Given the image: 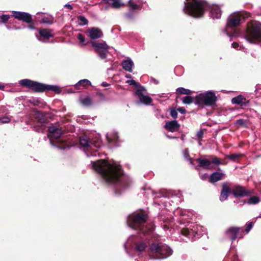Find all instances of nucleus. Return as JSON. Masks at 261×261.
<instances>
[{"label":"nucleus","instance_id":"f257e3e1","mask_svg":"<svg viewBox=\"0 0 261 261\" xmlns=\"http://www.w3.org/2000/svg\"><path fill=\"white\" fill-rule=\"evenodd\" d=\"M147 215L142 212L134 213L128 216L127 223L130 228L139 231L138 236H130L124 245L127 253L128 248L135 246L136 251L141 252L147 248L149 245V234L153 230V227L148 225L146 222Z\"/></svg>","mask_w":261,"mask_h":261},{"label":"nucleus","instance_id":"f03ea898","mask_svg":"<svg viewBox=\"0 0 261 261\" xmlns=\"http://www.w3.org/2000/svg\"><path fill=\"white\" fill-rule=\"evenodd\" d=\"M92 168L108 184L116 186V192L122 188L128 187L129 180L123 175L122 168L119 163L112 161L98 160L91 161Z\"/></svg>","mask_w":261,"mask_h":261},{"label":"nucleus","instance_id":"7ed1b4c3","mask_svg":"<svg viewBox=\"0 0 261 261\" xmlns=\"http://www.w3.org/2000/svg\"><path fill=\"white\" fill-rule=\"evenodd\" d=\"M208 10L210 16L213 19H219L221 16L220 7L215 4L210 5L202 0H186L184 2L183 12L186 14L195 18L201 17L204 10Z\"/></svg>","mask_w":261,"mask_h":261},{"label":"nucleus","instance_id":"20e7f679","mask_svg":"<svg viewBox=\"0 0 261 261\" xmlns=\"http://www.w3.org/2000/svg\"><path fill=\"white\" fill-rule=\"evenodd\" d=\"M244 38L250 43L261 42V23L256 21L249 22Z\"/></svg>","mask_w":261,"mask_h":261},{"label":"nucleus","instance_id":"39448f33","mask_svg":"<svg viewBox=\"0 0 261 261\" xmlns=\"http://www.w3.org/2000/svg\"><path fill=\"white\" fill-rule=\"evenodd\" d=\"M19 84L36 92H42L45 91H53L56 93L61 92V89L58 86L44 84L29 79L21 80L19 81Z\"/></svg>","mask_w":261,"mask_h":261},{"label":"nucleus","instance_id":"423d86ee","mask_svg":"<svg viewBox=\"0 0 261 261\" xmlns=\"http://www.w3.org/2000/svg\"><path fill=\"white\" fill-rule=\"evenodd\" d=\"M150 253L154 259H163L170 256L172 249L167 245L162 243H152L149 247Z\"/></svg>","mask_w":261,"mask_h":261},{"label":"nucleus","instance_id":"0eeeda50","mask_svg":"<svg viewBox=\"0 0 261 261\" xmlns=\"http://www.w3.org/2000/svg\"><path fill=\"white\" fill-rule=\"evenodd\" d=\"M80 143L87 156H96L97 149L102 146L100 139L89 140L86 136L80 137Z\"/></svg>","mask_w":261,"mask_h":261},{"label":"nucleus","instance_id":"6e6552de","mask_svg":"<svg viewBox=\"0 0 261 261\" xmlns=\"http://www.w3.org/2000/svg\"><path fill=\"white\" fill-rule=\"evenodd\" d=\"M217 97L213 91L201 93L194 97V103L199 106L212 107L216 104Z\"/></svg>","mask_w":261,"mask_h":261},{"label":"nucleus","instance_id":"1a4fd4ad","mask_svg":"<svg viewBox=\"0 0 261 261\" xmlns=\"http://www.w3.org/2000/svg\"><path fill=\"white\" fill-rule=\"evenodd\" d=\"M49 134L48 137L49 139L50 144L61 149H64L67 146L64 142L60 140L63 132L60 128L55 126H51L48 129Z\"/></svg>","mask_w":261,"mask_h":261},{"label":"nucleus","instance_id":"9d476101","mask_svg":"<svg viewBox=\"0 0 261 261\" xmlns=\"http://www.w3.org/2000/svg\"><path fill=\"white\" fill-rule=\"evenodd\" d=\"M180 229L181 235L191 241H194L199 238L203 232L202 227L194 224H189L188 227Z\"/></svg>","mask_w":261,"mask_h":261},{"label":"nucleus","instance_id":"9b49d317","mask_svg":"<svg viewBox=\"0 0 261 261\" xmlns=\"http://www.w3.org/2000/svg\"><path fill=\"white\" fill-rule=\"evenodd\" d=\"M248 14L245 12H237L231 14L228 18L226 28V33L229 37L233 36L229 34L230 29L239 25L241 21L244 19Z\"/></svg>","mask_w":261,"mask_h":261},{"label":"nucleus","instance_id":"f8f14e48","mask_svg":"<svg viewBox=\"0 0 261 261\" xmlns=\"http://www.w3.org/2000/svg\"><path fill=\"white\" fill-rule=\"evenodd\" d=\"M91 45L94 47L95 53L101 59H105L107 58L109 46L105 42L92 41Z\"/></svg>","mask_w":261,"mask_h":261},{"label":"nucleus","instance_id":"ddd939ff","mask_svg":"<svg viewBox=\"0 0 261 261\" xmlns=\"http://www.w3.org/2000/svg\"><path fill=\"white\" fill-rule=\"evenodd\" d=\"M243 230L242 228L237 226L230 227L225 230L224 236L226 238L230 239L232 242L237 239H242L243 238L242 234Z\"/></svg>","mask_w":261,"mask_h":261},{"label":"nucleus","instance_id":"4468645a","mask_svg":"<svg viewBox=\"0 0 261 261\" xmlns=\"http://www.w3.org/2000/svg\"><path fill=\"white\" fill-rule=\"evenodd\" d=\"M135 94L139 100V103L149 105L152 101V98L147 95L146 89L143 86H139L138 87Z\"/></svg>","mask_w":261,"mask_h":261},{"label":"nucleus","instance_id":"2eb2a0df","mask_svg":"<svg viewBox=\"0 0 261 261\" xmlns=\"http://www.w3.org/2000/svg\"><path fill=\"white\" fill-rule=\"evenodd\" d=\"M34 117L35 123L33 124L34 129L38 132H43L46 128L47 120L41 113L38 112L35 113Z\"/></svg>","mask_w":261,"mask_h":261},{"label":"nucleus","instance_id":"dca6fc26","mask_svg":"<svg viewBox=\"0 0 261 261\" xmlns=\"http://www.w3.org/2000/svg\"><path fill=\"white\" fill-rule=\"evenodd\" d=\"M39 35L36 34L37 39L41 42H47V40L49 38L53 37L52 31L49 29H42L38 30Z\"/></svg>","mask_w":261,"mask_h":261},{"label":"nucleus","instance_id":"f3484780","mask_svg":"<svg viewBox=\"0 0 261 261\" xmlns=\"http://www.w3.org/2000/svg\"><path fill=\"white\" fill-rule=\"evenodd\" d=\"M12 13V16L19 20H21L28 23L32 21L31 15L28 13L13 11Z\"/></svg>","mask_w":261,"mask_h":261},{"label":"nucleus","instance_id":"a211bd4d","mask_svg":"<svg viewBox=\"0 0 261 261\" xmlns=\"http://www.w3.org/2000/svg\"><path fill=\"white\" fill-rule=\"evenodd\" d=\"M232 193L235 197H243L250 194L251 192L242 186H237L233 189Z\"/></svg>","mask_w":261,"mask_h":261},{"label":"nucleus","instance_id":"6ab92c4d","mask_svg":"<svg viewBox=\"0 0 261 261\" xmlns=\"http://www.w3.org/2000/svg\"><path fill=\"white\" fill-rule=\"evenodd\" d=\"M165 128L171 132H174L178 130L180 124L176 120H172L166 122Z\"/></svg>","mask_w":261,"mask_h":261},{"label":"nucleus","instance_id":"aec40b11","mask_svg":"<svg viewBox=\"0 0 261 261\" xmlns=\"http://www.w3.org/2000/svg\"><path fill=\"white\" fill-rule=\"evenodd\" d=\"M196 161L198 163L199 166L202 169L210 170L213 168L212 162L206 159L198 158Z\"/></svg>","mask_w":261,"mask_h":261},{"label":"nucleus","instance_id":"412c9836","mask_svg":"<svg viewBox=\"0 0 261 261\" xmlns=\"http://www.w3.org/2000/svg\"><path fill=\"white\" fill-rule=\"evenodd\" d=\"M230 193V188L227 183L222 184V189L220 196V200L223 201L227 199L229 193Z\"/></svg>","mask_w":261,"mask_h":261},{"label":"nucleus","instance_id":"4be33fe9","mask_svg":"<svg viewBox=\"0 0 261 261\" xmlns=\"http://www.w3.org/2000/svg\"><path fill=\"white\" fill-rule=\"evenodd\" d=\"M231 102L233 104L239 105L241 106H246L248 103V101L243 95H239L232 98L231 99Z\"/></svg>","mask_w":261,"mask_h":261},{"label":"nucleus","instance_id":"5701e85b","mask_svg":"<svg viewBox=\"0 0 261 261\" xmlns=\"http://www.w3.org/2000/svg\"><path fill=\"white\" fill-rule=\"evenodd\" d=\"M175 215H179L181 217L180 221H184V220L189 219L191 216V213L186 210H182L177 208L175 212Z\"/></svg>","mask_w":261,"mask_h":261},{"label":"nucleus","instance_id":"b1692460","mask_svg":"<svg viewBox=\"0 0 261 261\" xmlns=\"http://www.w3.org/2000/svg\"><path fill=\"white\" fill-rule=\"evenodd\" d=\"M89 35L92 39H96L100 38L102 35V33L100 29L93 28L89 30Z\"/></svg>","mask_w":261,"mask_h":261},{"label":"nucleus","instance_id":"393cba45","mask_svg":"<svg viewBox=\"0 0 261 261\" xmlns=\"http://www.w3.org/2000/svg\"><path fill=\"white\" fill-rule=\"evenodd\" d=\"M224 176L225 174L222 172H215L211 175L210 181L213 183L217 182L222 179Z\"/></svg>","mask_w":261,"mask_h":261},{"label":"nucleus","instance_id":"a878e982","mask_svg":"<svg viewBox=\"0 0 261 261\" xmlns=\"http://www.w3.org/2000/svg\"><path fill=\"white\" fill-rule=\"evenodd\" d=\"M121 64L124 70L130 72H132L134 63L131 59L123 60Z\"/></svg>","mask_w":261,"mask_h":261},{"label":"nucleus","instance_id":"bb28decb","mask_svg":"<svg viewBox=\"0 0 261 261\" xmlns=\"http://www.w3.org/2000/svg\"><path fill=\"white\" fill-rule=\"evenodd\" d=\"M106 138L108 142L110 143H116L119 139L117 133L115 132L107 134Z\"/></svg>","mask_w":261,"mask_h":261},{"label":"nucleus","instance_id":"cd10ccee","mask_svg":"<svg viewBox=\"0 0 261 261\" xmlns=\"http://www.w3.org/2000/svg\"><path fill=\"white\" fill-rule=\"evenodd\" d=\"M161 197H167L168 198H172L173 199H174V200H176V201L177 202H180V197L179 196H175V195H173V194L172 193H171L170 192H162L161 193Z\"/></svg>","mask_w":261,"mask_h":261},{"label":"nucleus","instance_id":"c85d7f7f","mask_svg":"<svg viewBox=\"0 0 261 261\" xmlns=\"http://www.w3.org/2000/svg\"><path fill=\"white\" fill-rule=\"evenodd\" d=\"M107 3L111 4L114 8H119L123 5L120 0H109Z\"/></svg>","mask_w":261,"mask_h":261},{"label":"nucleus","instance_id":"c756f323","mask_svg":"<svg viewBox=\"0 0 261 261\" xmlns=\"http://www.w3.org/2000/svg\"><path fill=\"white\" fill-rule=\"evenodd\" d=\"M176 93L178 94L190 95L192 93V91L189 89L180 87L176 89Z\"/></svg>","mask_w":261,"mask_h":261},{"label":"nucleus","instance_id":"7c9ffc66","mask_svg":"<svg viewBox=\"0 0 261 261\" xmlns=\"http://www.w3.org/2000/svg\"><path fill=\"white\" fill-rule=\"evenodd\" d=\"M88 21L84 16H79L77 17V23L81 26H83L88 24Z\"/></svg>","mask_w":261,"mask_h":261},{"label":"nucleus","instance_id":"2f4dec72","mask_svg":"<svg viewBox=\"0 0 261 261\" xmlns=\"http://www.w3.org/2000/svg\"><path fill=\"white\" fill-rule=\"evenodd\" d=\"M81 102L85 106H89L92 105V100L89 97H85L80 99Z\"/></svg>","mask_w":261,"mask_h":261},{"label":"nucleus","instance_id":"473e14b6","mask_svg":"<svg viewBox=\"0 0 261 261\" xmlns=\"http://www.w3.org/2000/svg\"><path fill=\"white\" fill-rule=\"evenodd\" d=\"M182 154L185 159L189 160L192 165H194V160L189 156V152L188 149H185L182 151Z\"/></svg>","mask_w":261,"mask_h":261},{"label":"nucleus","instance_id":"72a5a7b5","mask_svg":"<svg viewBox=\"0 0 261 261\" xmlns=\"http://www.w3.org/2000/svg\"><path fill=\"white\" fill-rule=\"evenodd\" d=\"M86 85H91V83L90 81L87 79H83L79 81L75 85V87L79 86H85Z\"/></svg>","mask_w":261,"mask_h":261},{"label":"nucleus","instance_id":"f704fd0d","mask_svg":"<svg viewBox=\"0 0 261 261\" xmlns=\"http://www.w3.org/2000/svg\"><path fill=\"white\" fill-rule=\"evenodd\" d=\"M260 201L259 198L257 196L250 197L247 201V203L249 204H255L258 203Z\"/></svg>","mask_w":261,"mask_h":261},{"label":"nucleus","instance_id":"c9c22d12","mask_svg":"<svg viewBox=\"0 0 261 261\" xmlns=\"http://www.w3.org/2000/svg\"><path fill=\"white\" fill-rule=\"evenodd\" d=\"M243 154H232L227 156V158H229L230 160L233 162H238L239 159H240Z\"/></svg>","mask_w":261,"mask_h":261},{"label":"nucleus","instance_id":"e433bc0d","mask_svg":"<svg viewBox=\"0 0 261 261\" xmlns=\"http://www.w3.org/2000/svg\"><path fill=\"white\" fill-rule=\"evenodd\" d=\"M194 102V98L190 96H185L182 98V102L184 104L190 105L192 102Z\"/></svg>","mask_w":261,"mask_h":261},{"label":"nucleus","instance_id":"4c0bfd02","mask_svg":"<svg viewBox=\"0 0 261 261\" xmlns=\"http://www.w3.org/2000/svg\"><path fill=\"white\" fill-rule=\"evenodd\" d=\"M77 38L80 41L81 46H84L86 44L85 38L82 34L79 33L77 35Z\"/></svg>","mask_w":261,"mask_h":261},{"label":"nucleus","instance_id":"58836bf2","mask_svg":"<svg viewBox=\"0 0 261 261\" xmlns=\"http://www.w3.org/2000/svg\"><path fill=\"white\" fill-rule=\"evenodd\" d=\"M231 46L233 48H236L238 50H243L245 49V48L242 45H240L239 43L237 42H233L231 44Z\"/></svg>","mask_w":261,"mask_h":261},{"label":"nucleus","instance_id":"ea45409f","mask_svg":"<svg viewBox=\"0 0 261 261\" xmlns=\"http://www.w3.org/2000/svg\"><path fill=\"white\" fill-rule=\"evenodd\" d=\"M212 163L215 164L217 165H221L222 163L220 160L216 156H214L212 159Z\"/></svg>","mask_w":261,"mask_h":261},{"label":"nucleus","instance_id":"a19ab883","mask_svg":"<svg viewBox=\"0 0 261 261\" xmlns=\"http://www.w3.org/2000/svg\"><path fill=\"white\" fill-rule=\"evenodd\" d=\"M10 121V119L8 117H0V123H8Z\"/></svg>","mask_w":261,"mask_h":261},{"label":"nucleus","instance_id":"79ce46f5","mask_svg":"<svg viewBox=\"0 0 261 261\" xmlns=\"http://www.w3.org/2000/svg\"><path fill=\"white\" fill-rule=\"evenodd\" d=\"M0 18L3 23H6L10 18V16L9 15H2L0 16Z\"/></svg>","mask_w":261,"mask_h":261},{"label":"nucleus","instance_id":"37998d69","mask_svg":"<svg viewBox=\"0 0 261 261\" xmlns=\"http://www.w3.org/2000/svg\"><path fill=\"white\" fill-rule=\"evenodd\" d=\"M128 6H129L130 9L132 10L137 9L139 7L138 5L133 3L131 1V0H129V1H128Z\"/></svg>","mask_w":261,"mask_h":261},{"label":"nucleus","instance_id":"c03bdc74","mask_svg":"<svg viewBox=\"0 0 261 261\" xmlns=\"http://www.w3.org/2000/svg\"><path fill=\"white\" fill-rule=\"evenodd\" d=\"M41 22L44 23L51 24L53 20L49 17H43L42 18Z\"/></svg>","mask_w":261,"mask_h":261},{"label":"nucleus","instance_id":"a18cd8bd","mask_svg":"<svg viewBox=\"0 0 261 261\" xmlns=\"http://www.w3.org/2000/svg\"><path fill=\"white\" fill-rule=\"evenodd\" d=\"M236 124L239 126H243L245 125L246 121L244 119H240L236 121Z\"/></svg>","mask_w":261,"mask_h":261},{"label":"nucleus","instance_id":"49530a36","mask_svg":"<svg viewBox=\"0 0 261 261\" xmlns=\"http://www.w3.org/2000/svg\"><path fill=\"white\" fill-rule=\"evenodd\" d=\"M170 115L173 118H176L177 117V110L172 109L170 112Z\"/></svg>","mask_w":261,"mask_h":261},{"label":"nucleus","instance_id":"de8ad7c7","mask_svg":"<svg viewBox=\"0 0 261 261\" xmlns=\"http://www.w3.org/2000/svg\"><path fill=\"white\" fill-rule=\"evenodd\" d=\"M253 227V223L252 222H250L246 226V228L245 230V231L248 233L250 230L252 229Z\"/></svg>","mask_w":261,"mask_h":261},{"label":"nucleus","instance_id":"09e8293b","mask_svg":"<svg viewBox=\"0 0 261 261\" xmlns=\"http://www.w3.org/2000/svg\"><path fill=\"white\" fill-rule=\"evenodd\" d=\"M126 83H128V84H129L130 85H134V86L137 87V88L138 87H139L137 85V84L136 82V81L135 80H127Z\"/></svg>","mask_w":261,"mask_h":261},{"label":"nucleus","instance_id":"8fccbe9b","mask_svg":"<svg viewBox=\"0 0 261 261\" xmlns=\"http://www.w3.org/2000/svg\"><path fill=\"white\" fill-rule=\"evenodd\" d=\"M203 136V132L202 130H199L197 134H196V136L198 138H202V137Z\"/></svg>","mask_w":261,"mask_h":261},{"label":"nucleus","instance_id":"3c124183","mask_svg":"<svg viewBox=\"0 0 261 261\" xmlns=\"http://www.w3.org/2000/svg\"><path fill=\"white\" fill-rule=\"evenodd\" d=\"M150 82L155 85H157L159 83V81L157 80H156L153 77H151L150 79Z\"/></svg>","mask_w":261,"mask_h":261},{"label":"nucleus","instance_id":"603ef678","mask_svg":"<svg viewBox=\"0 0 261 261\" xmlns=\"http://www.w3.org/2000/svg\"><path fill=\"white\" fill-rule=\"evenodd\" d=\"M177 111L179 112L181 114H185L186 113V110L183 108H179L177 109Z\"/></svg>","mask_w":261,"mask_h":261},{"label":"nucleus","instance_id":"864d4df0","mask_svg":"<svg viewBox=\"0 0 261 261\" xmlns=\"http://www.w3.org/2000/svg\"><path fill=\"white\" fill-rule=\"evenodd\" d=\"M64 7L65 8H67L68 9H69L70 10L72 9H73V7L70 4H65Z\"/></svg>","mask_w":261,"mask_h":261},{"label":"nucleus","instance_id":"5fc2aeb1","mask_svg":"<svg viewBox=\"0 0 261 261\" xmlns=\"http://www.w3.org/2000/svg\"><path fill=\"white\" fill-rule=\"evenodd\" d=\"M110 85L109 84L106 83V82H102L101 83V86H103V87H108Z\"/></svg>","mask_w":261,"mask_h":261},{"label":"nucleus","instance_id":"6e6d98bb","mask_svg":"<svg viewBox=\"0 0 261 261\" xmlns=\"http://www.w3.org/2000/svg\"><path fill=\"white\" fill-rule=\"evenodd\" d=\"M98 95L102 99H105V95L102 93H98Z\"/></svg>","mask_w":261,"mask_h":261},{"label":"nucleus","instance_id":"4d7b16f0","mask_svg":"<svg viewBox=\"0 0 261 261\" xmlns=\"http://www.w3.org/2000/svg\"><path fill=\"white\" fill-rule=\"evenodd\" d=\"M23 28H24V27H14V29L15 30H19V29H23Z\"/></svg>","mask_w":261,"mask_h":261},{"label":"nucleus","instance_id":"13d9d810","mask_svg":"<svg viewBox=\"0 0 261 261\" xmlns=\"http://www.w3.org/2000/svg\"><path fill=\"white\" fill-rule=\"evenodd\" d=\"M207 175L205 174V175H203L202 176H201V178L202 179L204 180V179H206V177Z\"/></svg>","mask_w":261,"mask_h":261},{"label":"nucleus","instance_id":"bf43d9fd","mask_svg":"<svg viewBox=\"0 0 261 261\" xmlns=\"http://www.w3.org/2000/svg\"><path fill=\"white\" fill-rule=\"evenodd\" d=\"M166 136H167V137H168V138H170V139H174V138H175V137H171V136H169V135H166Z\"/></svg>","mask_w":261,"mask_h":261},{"label":"nucleus","instance_id":"052dcab7","mask_svg":"<svg viewBox=\"0 0 261 261\" xmlns=\"http://www.w3.org/2000/svg\"><path fill=\"white\" fill-rule=\"evenodd\" d=\"M29 29H31V30L34 29V27L33 25H30V26L29 27Z\"/></svg>","mask_w":261,"mask_h":261},{"label":"nucleus","instance_id":"680f3d73","mask_svg":"<svg viewBox=\"0 0 261 261\" xmlns=\"http://www.w3.org/2000/svg\"><path fill=\"white\" fill-rule=\"evenodd\" d=\"M4 88V86L0 84V90H2Z\"/></svg>","mask_w":261,"mask_h":261},{"label":"nucleus","instance_id":"e2e57ef3","mask_svg":"<svg viewBox=\"0 0 261 261\" xmlns=\"http://www.w3.org/2000/svg\"><path fill=\"white\" fill-rule=\"evenodd\" d=\"M126 77L127 78H130V77H131V75H130V74H127V75H126Z\"/></svg>","mask_w":261,"mask_h":261},{"label":"nucleus","instance_id":"0e129e2a","mask_svg":"<svg viewBox=\"0 0 261 261\" xmlns=\"http://www.w3.org/2000/svg\"><path fill=\"white\" fill-rule=\"evenodd\" d=\"M104 1H105L107 3H108V2L109 1V0H103Z\"/></svg>","mask_w":261,"mask_h":261},{"label":"nucleus","instance_id":"69168bd1","mask_svg":"<svg viewBox=\"0 0 261 261\" xmlns=\"http://www.w3.org/2000/svg\"><path fill=\"white\" fill-rule=\"evenodd\" d=\"M199 145H201V143L200 142H199Z\"/></svg>","mask_w":261,"mask_h":261},{"label":"nucleus","instance_id":"338daca9","mask_svg":"<svg viewBox=\"0 0 261 261\" xmlns=\"http://www.w3.org/2000/svg\"><path fill=\"white\" fill-rule=\"evenodd\" d=\"M7 29H10V28L8 27H7Z\"/></svg>","mask_w":261,"mask_h":261},{"label":"nucleus","instance_id":"774afa93","mask_svg":"<svg viewBox=\"0 0 261 261\" xmlns=\"http://www.w3.org/2000/svg\"><path fill=\"white\" fill-rule=\"evenodd\" d=\"M259 218H261V214H260V216H259Z\"/></svg>","mask_w":261,"mask_h":261}]
</instances>
